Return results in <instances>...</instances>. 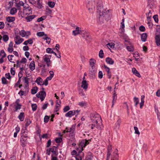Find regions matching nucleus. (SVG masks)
I'll return each mask as SVG.
<instances>
[{
  "mask_svg": "<svg viewBox=\"0 0 160 160\" xmlns=\"http://www.w3.org/2000/svg\"><path fill=\"white\" fill-rule=\"evenodd\" d=\"M89 143V140L83 139L79 143V147L82 148V150H83V148L85 147Z\"/></svg>",
  "mask_w": 160,
  "mask_h": 160,
  "instance_id": "6",
  "label": "nucleus"
},
{
  "mask_svg": "<svg viewBox=\"0 0 160 160\" xmlns=\"http://www.w3.org/2000/svg\"><path fill=\"white\" fill-rule=\"evenodd\" d=\"M0 56L2 58H4L6 57V54L3 50H2L0 52Z\"/></svg>",
  "mask_w": 160,
  "mask_h": 160,
  "instance_id": "39",
  "label": "nucleus"
},
{
  "mask_svg": "<svg viewBox=\"0 0 160 160\" xmlns=\"http://www.w3.org/2000/svg\"><path fill=\"white\" fill-rule=\"evenodd\" d=\"M106 62L108 64L112 65L114 63V61L111 58L108 57L106 59Z\"/></svg>",
  "mask_w": 160,
  "mask_h": 160,
  "instance_id": "18",
  "label": "nucleus"
},
{
  "mask_svg": "<svg viewBox=\"0 0 160 160\" xmlns=\"http://www.w3.org/2000/svg\"><path fill=\"white\" fill-rule=\"evenodd\" d=\"M42 79L40 77H39L37 78L36 80L35 81V82H37L38 85H42Z\"/></svg>",
  "mask_w": 160,
  "mask_h": 160,
  "instance_id": "19",
  "label": "nucleus"
},
{
  "mask_svg": "<svg viewBox=\"0 0 160 160\" xmlns=\"http://www.w3.org/2000/svg\"><path fill=\"white\" fill-rule=\"evenodd\" d=\"M36 96L38 98H40L41 101L44 99L46 96V93L45 91H41L36 94Z\"/></svg>",
  "mask_w": 160,
  "mask_h": 160,
  "instance_id": "5",
  "label": "nucleus"
},
{
  "mask_svg": "<svg viewBox=\"0 0 160 160\" xmlns=\"http://www.w3.org/2000/svg\"><path fill=\"white\" fill-rule=\"evenodd\" d=\"M103 55H104V54L103 53V50L102 49L100 50V51L99 52V57L101 58H103Z\"/></svg>",
  "mask_w": 160,
  "mask_h": 160,
  "instance_id": "45",
  "label": "nucleus"
},
{
  "mask_svg": "<svg viewBox=\"0 0 160 160\" xmlns=\"http://www.w3.org/2000/svg\"><path fill=\"white\" fill-rule=\"evenodd\" d=\"M27 141V139L24 138L23 137H21L20 138V142L22 144L21 145L23 147H25L26 146L25 142Z\"/></svg>",
  "mask_w": 160,
  "mask_h": 160,
  "instance_id": "15",
  "label": "nucleus"
},
{
  "mask_svg": "<svg viewBox=\"0 0 160 160\" xmlns=\"http://www.w3.org/2000/svg\"><path fill=\"white\" fill-rule=\"evenodd\" d=\"M97 12L99 15V20L101 22H103L102 20L105 16H107L108 12L106 9H103V6L102 0H97Z\"/></svg>",
  "mask_w": 160,
  "mask_h": 160,
  "instance_id": "1",
  "label": "nucleus"
},
{
  "mask_svg": "<svg viewBox=\"0 0 160 160\" xmlns=\"http://www.w3.org/2000/svg\"><path fill=\"white\" fill-rule=\"evenodd\" d=\"M46 18V16H42V17L38 19L37 21L38 22H40L44 20Z\"/></svg>",
  "mask_w": 160,
  "mask_h": 160,
  "instance_id": "47",
  "label": "nucleus"
},
{
  "mask_svg": "<svg viewBox=\"0 0 160 160\" xmlns=\"http://www.w3.org/2000/svg\"><path fill=\"white\" fill-rule=\"evenodd\" d=\"M24 39L20 37L19 36L17 35L14 38V41L16 44H19L21 43Z\"/></svg>",
  "mask_w": 160,
  "mask_h": 160,
  "instance_id": "7",
  "label": "nucleus"
},
{
  "mask_svg": "<svg viewBox=\"0 0 160 160\" xmlns=\"http://www.w3.org/2000/svg\"><path fill=\"white\" fill-rule=\"evenodd\" d=\"M29 68L31 71H33L35 69V62L33 61H32L30 65Z\"/></svg>",
  "mask_w": 160,
  "mask_h": 160,
  "instance_id": "20",
  "label": "nucleus"
},
{
  "mask_svg": "<svg viewBox=\"0 0 160 160\" xmlns=\"http://www.w3.org/2000/svg\"><path fill=\"white\" fill-rule=\"evenodd\" d=\"M73 158H72L70 160H82V158L81 156H80L78 154L76 156H74Z\"/></svg>",
  "mask_w": 160,
  "mask_h": 160,
  "instance_id": "28",
  "label": "nucleus"
},
{
  "mask_svg": "<svg viewBox=\"0 0 160 160\" xmlns=\"http://www.w3.org/2000/svg\"><path fill=\"white\" fill-rule=\"evenodd\" d=\"M83 37L86 39V40H87L88 42L90 41V38L88 34L86 33L85 35V36H83Z\"/></svg>",
  "mask_w": 160,
  "mask_h": 160,
  "instance_id": "42",
  "label": "nucleus"
},
{
  "mask_svg": "<svg viewBox=\"0 0 160 160\" xmlns=\"http://www.w3.org/2000/svg\"><path fill=\"white\" fill-rule=\"evenodd\" d=\"M107 47L108 48H113L114 47V44L112 43H109L108 44H107Z\"/></svg>",
  "mask_w": 160,
  "mask_h": 160,
  "instance_id": "48",
  "label": "nucleus"
},
{
  "mask_svg": "<svg viewBox=\"0 0 160 160\" xmlns=\"http://www.w3.org/2000/svg\"><path fill=\"white\" fill-rule=\"evenodd\" d=\"M127 49L128 51L130 52H132L134 50V48L132 46H127Z\"/></svg>",
  "mask_w": 160,
  "mask_h": 160,
  "instance_id": "36",
  "label": "nucleus"
},
{
  "mask_svg": "<svg viewBox=\"0 0 160 160\" xmlns=\"http://www.w3.org/2000/svg\"><path fill=\"white\" fill-rule=\"evenodd\" d=\"M17 9L15 8H12L10 11V13L12 15H13L17 12Z\"/></svg>",
  "mask_w": 160,
  "mask_h": 160,
  "instance_id": "37",
  "label": "nucleus"
},
{
  "mask_svg": "<svg viewBox=\"0 0 160 160\" xmlns=\"http://www.w3.org/2000/svg\"><path fill=\"white\" fill-rule=\"evenodd\" d=\"M92 123V126H94V127L95 128V127H96L98 129H102V127L99 124V123H98V122L97 123V124H96V123Z\"/></svg>",
  "mask_w": 160,
  "mask_h": 160,
  "instance_id": "27",
  "label": "nucleus"
},
{
  "mask_svg": "<svg viewBox=\"0 0 160 160\" xmlns=\"http://www.w3.org/2000/svg\"><path fill=\"white\" fill-rule=\"evenodd\" d=\"M49 119V117L48 116H45L44 118V122H48Z\"/></svg>",
  "mask_w": 160,
  "mask_h": 160,
  "instance_id": "58",
  "label": "nucleus"
},
{
  "mask_svg": "<svg viewBox=\"0 0 160 160\" xmlns=\"http://www.w3.org/2000/svg\"><path fill=\"white\" fill-rule=\"evenodd\" d=\"M73 115H74L72 110L69 111L65 115V116L66 117H69L70 118Z\"/></svg>",
  "mask_w": 160,
  "mask_h": 160,
  "instance_id": "23",
  "label": "nucleus"
},
{
  "mask_svg": "<svg viewBox=\"0 0 160 160\" xmlns=\"http://www.w3.org/2000/svg\"><path fill=\"white\" fill-rule=\"evenodd\" d=\"M62 140V138H56L55 139V141L56 143H59L61 142Z\"/></svg>",
  "mask_w": 160,
  "mask_h": 160,
  "instance_id": "54",
  "label": "nucleus"
},
{
  "mask_svg": "<svg viewBox=\"0 0 160 160\" xmlns=\"http://www.w3.org/2000/svg\"><path fill=\"white\" fill-rule=\"evenodd\" d=\"M103 76V73L102 71H99L98 72V78L101 79L102 78Z\"/></svg>",
  "mask_w": 160,
  "mask_h": 160,
  "instance_id": "57",
  "label": "nucleus"
},
{
  "mask_svg": "<svg viewBox=\"0 0 160 160\" xmlns=\"http://www.w3.org/2000/svg\"><path fill=\"white\" fill-rule=\"evenodd\" d=\"M32 109L33 111H35L37 109V105L36 104H32L31 105Z\"/></svg>",
  "mask_w": 160,
  "mask_h": 160,
  "instance_id": "43",
  "label": "nucleus"
},
{
  "mask_svg": "<svg viewBox=\"0 0 160 160\" xmlns=\"http://www.w3.org/2000/svg\"><path fill=\"white\" fill-rule=\"evenodd\" d=\"M23 14L26 15L31 13L32 12L31 8L29 7L27 9H23Z\"/></svg>",
  "mask_w": 160,
  "mask_h": 160,
  "instance_id": "13",
  "label": "nucleus"
},
{
  "mask_svg": "<svg viewBox=\"0 0 160 160\" xmlns=\"http://www.w3.org/2000/svg\"><path fill=\"white\" fill-rule=\"evenodd\" d=\"M57 148V147L55 146H53V147L52 148H50L51 152H52L54 154L56 153V151L55 150V149H56Z\"/></svg>",
  "mask_w": 160,
  "mask_h": 160,
  "instance_id": "50",
  "label": "nucleus"
},
{
  "mask_svg": "<svg viewBox=\"0 0 160 160\" xmlns=\"http://www.w3.org/2000/svg\"><path fill=\"white\" fill-rule=\"evenodd\" d=\"M48 4L50 7L53 8L55 6V3L52 1H48Z\"/></svg>",
  "mask_w": 160,
  "mask_h": 160,
  "instance_id": "29",
  "label": "nucleus"
},
{
  "mask_svg": "<svg viewBox=\"0 0 160 160\" xmlns=\"http://www.w3.org/2000/svg\"><path fill=\"white\" fill-rule=\"evenodd\" d=\"M51 57V56L50 55H45L42 57V61L43 62H46L48 67L50 66L51 62L49 57Z\"/></svg>",
  "mask_w": 160,
  "mask_h": 160,
  "instance_id": "4",
  "label": "nucleus"
},
{
  "mask_svg": "<svg viewBox=\"0 0 160 160\" xmlns=\"http://www.w3.org/2000/svg\"><path fill=\"white\" fill-rule=\"evenodd\" d=\"M95 2L94 0H89L86 3V7L89 11L95 8Z\"/></svg>",
  "mask_w": 160,
  "mask_h": 160,
  "instance_id": "3",
  "label": "nucleus"
},
{
  "mask_svg": "<svg viewBox=\"0 0 160 160\" xmlns=\"http://www.w3.org/2000/svg\"><path fill=\"white\" fill-rule=\"evenodd\" d=\"M18 118L20 121H23L24 118V113L21 112L18 116Z\"/></svg>",
  "mask_w": 160,
  "mask_h": 160,
  "instance_id": "24",
  "label": "nucleus"
},
{
  "mask_svg": "<svg viewBox=\"0 0 160 160\" xmlns=\"http://www.w3.org/2000/svg\"><path fill=\"white\" fill-rule=\"evenodd\" d=\"M5 76L6 78L8 79H11V76L9 73H6L5 74Z\"/></svg>",
  "mask_w": 160,
  "mask_h": 160,
  "instance_id": "60",
  "label": "nucleus"
},
{
  "mask_svg": "<svg viewBox=\"0 0 160 160\" xmlns=\"http://www.w3.org/2000/svg\"><path fill=\"white\" fill-rule=\"evenodd\" d=\"M15 18L13 17H8L6 18V21L8 22H12L15 21Z\"/></svg>",
  "mask_w": 160,
  "mask_h": 160,
  "instance_id": "21",
  "label": "nucleus"
},
{
  "mask_svg": "<svg viewBox=\"0 0 160 160\" xmlns=\"http://www.w3.org/2000/svg\"><path fill=\"white\" fill-rule=\"evenodd\" d=\"M147 34L146 33H144L141 35V39L142 41L145 42L146 40L147 37Z\"/></svg>",
  "mask_w": 160,
  "mask_h": 160,
  "instance_id": "17",
  "label": "nucleus"
},
{
  "mask_svg": "<svg viewBox=\"0 0 160 160\" xmlns=\"http://www.w3.org/2000/svg\"><path fill=\"white\" fill-rule=\"evenodd\" d=\"M75 128L72 127L69 128H66V130H64L63 132V133H65L66 132H71L72 133H73L74 131Z\"/></svg>",
  "mask_w": 160,
  "mask_h": 160,
  "instance_id": "12",
  "label": "nucleus"
},
{
  "mask_svg": "<svg viewBox=\"0 0 160 160\" xmlns=\"http://www.w3.org/2000/svg\"><path fill=\"white\" fill-rule=\"evenodd\" d=\"M88 84L86 81L82 80V82L81 87L85 90H86L88 88Z\"/></svg>",
  "mask_w": 160,
  "mask_h": 160,
  "instance_id": "11",
  "label": "nucleus"
},
{
  "mask_svg": "<svg viewBox=\"0 0 160 160\" xmlns=\"http://www.w3.org/2000/svg\"><path fill=\"white\" fill-rule=\"evenodd\" d=\"M96 60L93 59H91L89 61L90 65L91 67H95V65Z\"/></svg>",
  "mask_w": 160,
  "mask_h": 160,
  "instance_id": "22",
  "label": "nucleus"
},
{
  "mask_svg": "<svg viewBox=\"0 0 160 160\" xmlns=\"http://www.w3.org/2000/svg\"><path fill=\"white\" fill-rule=\"evenodd\" d=\"M156 30L157 33H156V35L159 34L160 35V28L159 27H157L156 28Z\"/></svg>",
  "mask_w": 160,
  "mask_h": 160,
  "instance_id": "64",
  "label": "nucleus"
},
{
  "mask_svg": "<svg viewBox=\"0 0 160 160\" xmlns=\"http://www.w3.org/2000/svg\"><path fill=\"white\" fill-rule=\"evenodd\" d=\"M9 39V37L8 35H4L3 37V40L5 42L7 41Z\"/></svg>",
  "mask_w": 160,
  "mask_h": 160,
  "instance_id": "44",
  "label": "nucleus"
},
{
  "mask_svg": "<svg viewBox=\"0 0 160 160\" xmlns=\"http://www.w3.org/2000/svg\"><path fill=\"white\" fill-rule=\"evenodd\" d=\"M134 128L135 130V133L138 135L139 134L140 132L138 131V128L137 127L135 126L134 127Z\"/></svg>",
  "mask_w": 160,
  "mask_h": 160,
  "instance_id": "52",
  "label": "nucleus"
},
{
  "mask_svg": "<svg viewBox=\"0 0 160 160\" xmlns=\"http://www.w3.org/2000/svg\"><path fill=\"white\" fill-rule=\"evenodd\" d=\"M25 127L26 128V127L29 125L31 123L32 121L29 119H26L25 120Z\"/></svg>",
  "mask_w": 160,
  "mask_h": 160,
  "instance_id": "30",
  "label": "nucleus"
},
{
  "mask_svg": "<svg viewBox=\"0 0 160 160\" xmlns=\"http://www.w3.org/2000/svg\"><path fill=\"white\" fill-rule=\"evenodd\" d=\"M29 79L27 77H25L24 78V81L25 83H26L28 85V79Z\"/></svg>",
  "mask_w": 160,
  "mask_h": 160,
  "instance_id": "62",
  "label": "nucleus"
},
{
  "mask_svg": "<svg viewBox=\"0 0 160 160\" xmlns=\"http://www.w3.org/2000/svg\"><path fill=\"white\" fill-rule=\"evenodd\" d=\"M43 68L41 70V73L42 74L46 72L47 69L45 68V65H44L42 66Z\"/></svg>",
  "mask_w": 160,
  "mask_h": 160,
  "instance_id": "49",
  "label": "nucleus"
},
{
  "mask_svg": "<svg viewBox=\"0 0 160 160\" xmlns=\"http://www.w3.org/2000/svg\"><path fill=\"white\" fill-rule=\"evenodd\" d=\"M155 21L156 22H158V15H155L153 16V17Z\"/></svg>",
  "mask_w": 160,
  "mask_h": 160,
  "instance_id": "55",
  "label": "nucleus"
},
{
  "mask_svg": "<svg viewBox=\"0 0 160 160\" xmlns=\"http://www.w3.org/2000/svg\"><path fill=\"white\" fill-rule=\"evenodd\" d=\"M121 122V121L120 119H118L116 123L115 124V128H114L116 130H118L120 128V124Z\"/></svg>",
  "mask_w": 160,
  "mask_h": 160,
  "instance_id": "14",
  "label": "nucleus"
},
{
  "mask_svg": "<svg viewBox=\"0 0 160 160\" xmlns=\"http://www.w3.org/2000/svg\"><path fill=\"white\" fill-rule=\"evenodd\" d=\"M2 82L3 84H7L8 82L7 81L5 78L3 77L2 78Z\"/></svg>",
  "mask_w": 160,
  "mask_h": 160,
  "instance_id": "41",
  "label": "nucleus"
},
{
  "mask_svg": "<svg viewBox=\"0 0 160 160\" xmlns=\"http://www.w3.org/2000/svg\"><path fill=\"white\" fill-rule=\"evenodd\" d=\"M35 17V15H32L29 16L25 18L27 22H30Z\"/></svg>",
  "mask_w": 160,
  "mask_h": 160,
  "instance_id": "25",
  "label": "nucleus"
},
{
  "mask_svg": "<svg viewBox=\"0 0 160 160\" xmlns=\"http://www.w3.org/2000/svg\"><path fill=\"white\" fill-rule=\"evenodd\" d=\"M78 104L81 107H83L86 106L87 103L85 102H79Z\"/></svg>",
  "mask_w": 160,
  "mask_h": 160,
  "instance_id": "38",
  "label": "nucleus"
},
{
  "mask_svg": "<svg viewBox=\"0 0 160 160\" xmlns=\"http://www.w3.org/2000/svg\"><path fill=\"white\" fill-rule=\"evenodd\" d=\"M134 102L135 103V106L137 107L139 103V100L138 98L134 97L133 98Z\"/></svg>",
  "mask_w": 160,
  "mask_h": 160,
  "instance_id": "33",
  "label": "nucleus"
},
{
  "mask_svg": "<svg viewBox=\"0 0 160 160\" xmlns=\"http://www.w3.org/2000/svg\"><path fill=\"white\" fill-rule=\"evenodd\" d=\"M11 73L12 75H14L15 74V71L14 70V68H11L10 70Z\"/></svg>",
  "mask_w": 160,
  "mask_h": 160,
  "instance_id": "61",
  "label": "nucleus"
},
{
  "mask_svg": "<svg viewBox=\"0 0 160 160\" xmlns=\"http://www.w3.org/2000/svg\"><path fill=\"white\" fill-rule=\"evenodd\" d=\"M70 109V108L68 106H66L63 108V112H67V111H68Z\"/></svg>",
  "mask_w": 160,
  "mask_h": 160,
  "instance_id": "59",
  "label": "nucleus"
},
{
  "mask_svg": "<svg viewBox=\"0 0 160 160\" xmlns=\"http://www.w3.org/2000/svg\"><path fill=\"white\" fill-rule=\"evenodd\" d=\"M27 61V59L25 58H22L21 61L20 62L25 63Z\"/></svg>",
  "mask_w": 160,
  "mask_h": 160,
  "instance_id": "63",
  "label": "nucleus"
},
{
  "mask_svg": "<svg viewBox=\"0 0 160 160\" xmlns=\"http://www.w3.org/2000/svg\"><path fill=\"white\" fill-rule=\"evenodd\" d=\"M139 30L141 32H144L145 30V27L144 26L141 25L139 27Z\"/></svg>",
  "mask_w": 160,
  "mask_h": 160,
  "instance_id": "53",
  "label": "nucleus"
},
{
  "mask_svg": "<svg viewBox=\"0 0 160 160\" xmlns=\"http://www.w3.org/2000/svg\"><path fill=\"white\" fill-rule=\"evenodd\" d=\"M72 111H73V115H75L76 117L77 116L78 114L80 112V111L79 110H72Z\"/></svg>",
  "mask_w": 160,
  "mask_h": 160,
  "instance_id": "56",
  "label": "nucleus"
},
{
  "mask_svg": "<svg viewBox=\"0 0 160 160\" xmlns=\"http://www.w3.org/2000/svg\"><path fill=\"white\" fill-rule=\"evenodd\" d=\"M104 68L105 69V70L106 71L108 72V75L109 73H110V69L109 68L107 67L106 65H104L103 66Z\"/></svg>",
  "mask_w": 160,
  "mask_h": 160,
  "instance_id": "46",
  "label": "nucleus"
},
{
  "mask_svg": "<svg viewBox=\"0 0 160 160\" xmlns=\"http://www.w3.org/2000/svg\"><path fill=\"white\" fill-rule=\"evenodd\" d=\"M81 30L79 27H77L76 28L75 30L73 31L72 33L73 35L76 36L79 34L81 33Z\"/></svg>",
  "mask_w": 160,
  "mask_h": 160,
  "instance_id": "10",
  "label": "nucleus"
},
{
  "mask_svg": "<svg viewBox=\"0 0 160 160\" xmlns=\"http://www.w3.org/2000/svg\"><path fill=\"white\" fill-rule=\"evenodd\" d=\"M37 35L39 37H42L44 35L45 36H46L47 35L45 34L44 32H38L37 33Z\"/></svg>",
  "mask_w": 160,
  "mask_h": 160,
  "instance_id": "35",
  "label": "nucleus"
},
{
  "mask_svg": "<svg viewBox=\"0 0 160 160\" xmlns=\"http://www.w3.org/2000/svg\"><path fill=\"white\" fill-rule=\"evenodd\" d=\"M91 119L93 123H97L100 120H101V119L99 115L98 114H95L92 113L91 114L90 116Z\"/></svg>",
  "mask_w": 160,
  "mask_h": 160,
  "instance_id": "2",
  "label": "nucleus"
},
{
  "mask_svg": "<svg viewBox=\"0 0 160 160\" xmlns=\"http://www.w3.org/2000/svg\"><path fill=\"white\" fill-rule=\"evenodd\" d=\"M42 2H40V0H37V7L39 9H41L42 7Z\"/></svg>",
  "mask_w": 160,
  "mask_h": 160,
  "instance_id": "31",
  "label": "nucleus"
},
{
  "mask_svg": "<svg viewBox=\"0 0 160 160\" xmlns=\"http://www.w3.org/2000/svg\"><path fill=\"white\" fill-rule=\"evenodd\" d=\"M132 72L133 74L139 78L141 77V75L135 68L132 69Z\"/></svg>",
  "mask_w": 160,
  "mask_h": 160,
  "instance_id": "16",
  "label": "nucleus"
},
{
  "mask_svg": "<svg viewBox=\"0 0 160 160\" xmlns=\"http://www.w3.org/2000/svg\"><path fill=\"white\" fill-rule=\"evenodd\" d=\"M33 41L32 39L30 38L27 40L25 41L23 43V44L25 45H27L28 43L32 44L33 43Z\"/></svg>",
  "mask_w": 160,
  "mask_h": 160,
  "instance_id": "26",
  "label": "nucleus"
},
{
  "mask_svg": "<svg viewBox=\"0 0 160 160\" xmlns=\"http://www.w3.org/2000/svg\"><path fill=\"white\" fill-rule=\"evenodd\" d=\"M19 33L20 35L22 37H25L26 35V33H27L26 32L23 30H21L20 32Z\"/></svg>",
  "mask_w": 160,
  "mask_h": 160,
  "instance_id": "34",
  "label": "nucleus"
},
{
  "mask_svg": "<svg viewBox=\"0 0 160 160\" xmlns=\"http://www.w3.org/2000/svg\"><path fill=\"white\" fill-rule=\"evenodd\" d=\"M17 103V106L15 107V109L16 111L20 109L21 108V105L19 104L18 102L17 101L16 102Z\"/></svg>",
  "mask_w": 160,
  "mask_h": 160,
  "instance_id": "40",
  "label": "nucleus"
},
{
  "mask_svg": "<svg viewBox=\"0 0 160 160\" xmlns=\"http://www.w3.org/2000/svg\"><path fill=\"white\" fill-rule=\"evenodd\" d=\"M37 90L38 87H33L31 90V93L32 94H35L37 93Z\"/></svg>",
  "mask_w": 160,
  "mask_h": 160,
  "instance_id": "32",
  "label": "nucleus"
},
{
  "mask_svg": "<svg viewBox=\"0 0 160 160\" xmlns=\"http://www.w3.org/2000/svg\"><path fill=\"white\" fill-rule=\"evenodd\" d=\"M47 52L49 53H52L53 51V50L50 48H48L46 49Z\"/></svg>",
  "mask_w": 160,
  "mask_h": 160,
  "instance_id": "51",
  "label": "nucleus"
},
{
  "mask_svg": "<svg viewBox=\"0 0 160 160\" xmlns=\"http://www.w3.org/2000/svg\"><path fill=\"white\" fill-rule=\"evenodd\" d=\"M155 42L157 46L160 45V35L156 34L155 36Z\"/></svg>",
  "mask_w": 160,
  "mask_h": 160,
  "instance_id": "9",
  "label": "nucleus"
},
{
  "mask_svg": "<svg viewBox=\"0 0 160 160\" xmlns=\"http://www.w3.org/2000/svg\"><path fill=\"white\" fill-rule=\"evenodd\" d=\"M96 71L95 67H90L89 69V73L92 76L95 75Z\"/></svg>",
  "mask_w": 160,
  "mask_h": 160,
  "instance_id": "8",
  "label": "nucleus"
}]
</instances>
